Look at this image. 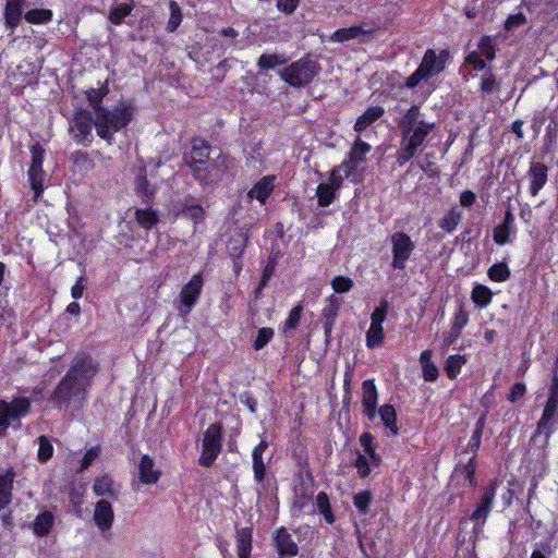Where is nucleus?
<instances>
[{
    "label": "nucleus",
    "instance_id": "6e6d98bb",
    "mask_svg": "<svg viewBox=\"0 0 558 558\" xmlns=\"http://www.w3.org/2000/svg\"><path fill=\"white\" fill-rule=\"evenodd\" d=\"M302 311H303V308L301 305H298L290 311L288 318L283 323V331L284 332H287L289 330H293L298 327L300 319H301Z\"/></svg>",
    "mask_w": 558,
    "mask_h": 558
},
{
    "label": "nucleus",
    "instance_id": "3c124183",
    "mask_svg": "<svg viewBox=\"0 0 558 558\" xmlns=\"http://www.w3.org/2000/svg\"><path fill=\"white\" fill-rule=\"evenodd\" d=\"M373 499V495L368 490L360 492L354 495L353 504L359 509L360 512L366 513L368 511V507Z\"/></svg>",
    "mask_w": 558,
    "mask_h": 558
},
{
    "label": "nucleus",
    "instance_id": "49530a36",
    "mask_svg": "<svg viewBox=\"0 0 558 558\" xmlns=\"http://www.w3.org/2000/svg\"><path fill=\"white\" fill-rule=\"evenodd\" d=\"M336 192L335 189L328 186L326 183H320L316 189L318 205L322 207L329 206L335 199Z\"/></svg>",
    "mask_w": 558,
    "mask_h": 558
},
{
    "label": "nucleus",
    "instance_id": "bb28decb",
    "mask_svg": "<svg viewBox=\"0 0 558 558\" xmlns=\"http://www.w3.org/2000/svg\"><path fill=\"white\" fill-rule=\"evenodd\" d=\"M385 113V109L380 106L368 108L362 116H360L354 124V130L357 133H361L378 119H380Z\"/></svg>",
    "mask_w": 558,
    "mask_h": 558
},
{
    "label": "nucleus",
    "instance_id": "f3484780",
    "mask_svg": "<svg viewBox=\"0 0 558 558\" xmlns=\"http://www.w3.org/2000/svg\"><path fill=\"white\" fill-rule=\"evenodd\" d=\"M529 191L532 196H537L548 180V167L542 162H531L526 172Z\"/></svg>",
    "mask_w": 558,
    "mask_h": 558
},
{
    "label": "nucleus",
    "instance_id": "7ed1b4c3",
    "mask_svg": "<svg viewBox=\"0 0 558 558\" xmlns=\"http://www.w3.org/2000/svg\"><path fill=\"white\" fill-rule=\"evenodd\" d=\"M399 126L402 142L418 149L424 144L428 134L434 130L435 123L425 121L422 118L420 107L413 105L402 117Z\"/></svg>",
    "mask_w": 558,
    "mask_h": 558
},
{
    "label": "nucleus",
    "instance_id": "c756f323",
    "mask_svg": "<svg viewBox=\"0 0 558 558\" xmlns=\"http://www.w3.org/2000/svg\"><path fill=\"white\" fill-rule=\"evenodd\" d=\"M135 190L136 194L142 198L143 203H149L156 193L155 186L147 181L143 170H141L136 177Z\"/></svg>",
    "mask_w": 558,
    "mask_h": 558
},
{
    "label": "nucleus",
    "instance_id": "412c9836",
    "mask_svg": "<svg viewBox=\"0 0 558 558\" xmlns=\"http://www.w3.org/2000/svg\"><path fill=\"white\" fill-rule=\"evenodd\" d=\"M444 53L445 52H441L440 57H437L433 49H427L418 69H421L428 78L438 74L444 69V61L441 59Z\"/></svg>",
    "mask_w": 558,
    "mask_h": 558
},
{
    "label": "nucleus",
    "instance_id": "7c9ffc66",
    "mask_svg": "<svg viewBox=\"0 0 558 558\" xmlns=\"http://www.w3.org/2000/svg\"><path fill=\"white\" fill-rule=\"evenodd\" d=\"M371 149V145L357 136L348 154V157L360 166L366 161V156Z\"/></svg>",
    "mask_w": 558,
    "mask_h": 558
},
{
    "label": "nucleus",
    "instance_id": "774afa93",
    "mask_svg": "<svg viewBox=\"0 0 558 558\" xmlns=\"http://www.w3.org/2000/svg\"><path fill=\"white\" fill-rule=\"evenodd\" d=\"M526 392V387L523 383H515L511 387V391L508 396V400L512 403L518 402Z\"/></svg>",
    "mask_w": 558,
    "mask_h": 558
},
{
    "label": "nucleus",
    "instance_id": "39448f33",
    "mask_svg": "<svg viewBox=\"0 0 558 558\" xmlns=\"http://www.w3.org/2000/svg\"><path fill=\"white\" fill-rule=\"evenodd\" d=\"M31 410V400L15 397L10 402L0 399V437L5 436L9 426L25 417Z\"/></svg>",
    "mask_w": 558,
    "mask_h": 558
},
{
    "label": "nucleus",
    "instance_id": "052dcab7",
    "mask_svg": "<svg viewBox=\"0 0 558 558\" xmlns=\"http://www.w3.org/2000/svg\"><path fill=\"white\" fill-rule=\"evenodd\" d=\"M274 337V330L269 327H263L258 330L257 337L254 341V349L262 350Z\"/></svg>",
    "mask_w": 558,
    "mask_h": 558
},
{
    "label": "nucleus",
    "instance_id": "0e129e2a",
    "mask_svg": "<svg viewBox=\"0 0 558 558\" xmlns=\"http://www.w3.org/2000/svg\"><path fill=\"white\" fill-rule=\"evenodd\" d=\"M355 468L361 477H366L371 473L369 462L365 454H359L355 460Z\"/></svg>",
    "mask_w": 558,
    "mask_h": 558
},
{
    "label": "nucleus",
    "instance_id": "58836bf2",
    "mask_svg": "<svg viewBox=\"0 0 558 558\" xmlns=\"http://www.w3.org/2000/svg\"><path fill=\"white\" fill-rule=\"evenodd\" d=\"M316 507L324 515L327 523L332 524L335 522V515L331 511L329 497L325 492L318 493L316 497Z\"/></svg>",
    "mask_w": 558,
    "mask_h": 558
},
{
    "label": "nucleus",
    "instance_id": "09e8293b",
    "mask_svg": "<svg viewBox=\"0 0 558 558\" xmlns=\"http://www.w3.org/2000/svg\"><path fill=\"white\" fill-rule=\"evenodd\" d=\"M25 20L28 23L40 24L47 23L52 19V12L47 9H33L25 13Z\"/></svg>",
    "mask_w": 558,
    "mask_h": 558
},
{
    "label": "nucleus",
    "instance_id": "6e6552de",
    "mask_svg": "<svg viewBox=\"0 0 558 558\" xmlns=\"http://www.w3.org/2000/svg\"><path fill=\"white\" fill-rule=\"evenodd\" d=\"M234 166L230 155L219 153L216 158H209L203 170H197V180L204 184H211L220 181L223 175Z\"/></svg>",
    "mask_w": 558,
    "mask_h": 558
},
{
    "label": "nucleus",
    "instance_id": "f8f14e48",
    "mask_svg": "<svg viewBox=\"0 0 558 558\" xmlns=\"http://www.w3.org/2000/svg\"><path fill=\"white\" fill-rule=\"evenodd\" d=\"M94 120L92 113L86 110H78L75 112L71 122V132L76 143L84 146L90 145L93 141L92 129Z\"/></svg>",
    "mask_w": 558,
    "mask_h": 558
},
{
    "label": "nucleus",
    "instance_id": "ea45409f",
    "mask_svg": "<svg viewBox=\"0 0 558 558\" xmlns=\"http://www.w3.org/2000/svg\"><path fill=\"white\" fill-rule=\"evenodd\" d=\"M492 291L482 284H477L472 290V301L480 307H486L492 302Z\"/></svg>",
    "mask_w": 558,
    "mask_h": 558
},
{
    "label": "nucleus",
    "instance_id": "4c0bfd02",
    "mask_svg": "<svg viewBox=\"0 0 558 558\" xmlns=\"http://www.w3.org/2000/svg\"><path fill=\"white\" fill-rule=\"evenodd\" d=\"M169 11L170 16L166 25V29L169 33H173L181 25L183 20V14L180 5L175 1L169 2Z\"/></svg>",
    "mask_w": 558,
    "mask_h": 558
},
{
    "label": "nucleus",
    "instance_id": "a18cd8bd",
    "mask_svg": "<svg viewBox=\"0 0 558 558\" xmlns=\"http://www.w3.org/2000/svg\"><path fill=\"white\" fill-rule=\"evenodd\" d=\"M204 209L195 203H185L181 209V215L191 219L194 223H198L204 219Z\"/></svg>",
    "mask_w": 558,
    "mask_h": 558
},
{
    "label": "nucleus",
    "instance_id": "ddd939ff",
    "mask_svg": "<svg viewBox=\"0 0 558 558\" xmlns=\"http://www.w3.org/2000/svg\"><path fill=\"white\" fill-rule=\"evenodd\" d=\"M375 28L371 27L367 23L352 25L350 27L337 29L331 36L330 40L333 43H347L351 39H356L360 43H365L373 37Z\"/></svg>",
    "mask_w": 558,
    "mask_h": 558
},
{
    "label": "nucleus",
    "instance_id": "680f3d73",
    "mask_svg": "<svg viewBox=\"0 0 558 558\" xmlns=\"http://www.w3.org/2000/svg\"><path fill=\"white\" fill-rule=\"evenodd\" d=\"M468 322L469 315L460 305L453 315L451 328L456 331L462 332V329L466 326Z\"/></svg>",
    "mask_w": 558,
    "mask_h": 558
},
{
    "label": "nucleus",
    "instance_id": "0eeeda50",
    "mask_svg": "<svg viewBox=\"0 0 558 558\" xmlns=\"http://www.w3.org/2000/svg\"><path fill=\"white\" fill-rule=\"evenodd\" d=\"M222 432L220 424H210L204 433L199 464L209 468L214 464L222 447Z\"/></svg>",
    "mask_w": 558,
    "mask_h": 558
},
{
    "label": "nucleus",
    "instance_id": "b1692460",
    "mask_svg": "<svg viewBox=\"0 0 558 558\" xmlns=\"http://www.w3.org/2000/svg\"><path fill=\"white\" fill-rule=\"evenodd\" d=\"M134 220L140 228L149 231L159 222V214L151 207L136 208Z\"/></svg>",
    "mask_w": 558,
    "mask_h": 558
},
{
    "label": "nucleus",
    "instance_id": "f704fd0d",
    "mask_svg": "<svg viewBox=\"0 0 558 558\" xmlns=\"http://www.w3.org/2000/svg\"><path fill=\"white\" fill-rule=\"evenodd\" d=\"M288 58L282 53H264L259 57L257 65L259 70H272L278 65L287 63Z\"/></svg>",
    "mask_w": 558,
    "mask_h": 558
},
{
    "label": "nucleus",
    "instance_id": "a211bd4d",
    "mask_svg": "<svg viewBox=\"0 0 558 558\" xmlns=\"http://www.w3.org/2000/svg\"><path fill=\"white\" fill-rule=\"evenodd\" d=\"M209 158V146L204 141H194L190 155V168L196 180L197 170H203Z\"/></svg>",
    "mask_w": 558,
    "mask_h": 558
},
{
    "label": "nucleus",
    "instance_id": "6ab92c4d",
    "mask_svg": "<svg viewBox=\"0 0 558 558\" xmlns=\"http://www.w3.org/2000/svg\"><path fill=\"white\" fill-rule=\"evenodd\" d=\"M275 545L281 558H292L299 553V547L293 541L292 535L284 527L276 532Z\"/></svg>",
    "mask_w": 558,
    "mask_h": 558
},
{
    "label": "nucleus",
    "instance_id": "4d7b16f0",
    "mask_svg": "<svg viewBox=\"0 0 558 558\" xmlns=\"http://www.w3.org/2000/svg\"><path fill=\"white\" fill-rule=\"evenodd\" d=\"M417 153V149L411 147L410 145L403 143L401 141V147L397 155V163L399 167L404 166L408 161H410L415 154Z\"/></svg>",
    "mask_w": 558,
    "mask_h": 558
},
{
    "label": "nucleus",
    "instance_id": "a19ab883",
    "mask_svg": "<svg viewBox=\"0 0 558 558\" xmlns=\"http://www.w3.org/2000/svg\"><path fill=\"white\" fill-rule=\"evenodd\" d=\"M500 84L496 80V75L490 69L486 70L481 77L480 89L483 94L489 95L494 92H498Z\"/></svg>",
    "mask_w": 558,
    "mask_h": 558
},
{
    "label": "nucleus",
    "instance_id": "473e14b6",
    "mask_svg": "<svg viewBox=\"0 0 558 558\" xmlns=\"http://www.w3.org/2000/svg\"><path fill=\"white\" fill-rule=\"evenodd\" d=\"M484 427H485V416H481L475 423L474 432H473V434L468 442V446H466V451L471 452L472 457H474V458L481 447Z\"/></svg>",
    "mask_w": 558,
    "mask_h": 558
},
{
    "label": "nucleus",
    "instance_id": "69168bd1",
    "mask_svg": "<svg viewBox=\"0 0 558 558\" xmlns=\"http://www.w3.org/2000/svg\"><path fill=\"white\" fill-rule=\"evenodd\" d=\"M465 62L471 64L475 71L486 70V63L482 60L481 53L477 51H471L466 56Z\"/></svg>",
    "mask_w": 558,
    "mask_h": 558
},
{
    "label": "nucleus",
    "instance_id": "c03bdc74",
    "mask_svg": "<svg viewBox=\"0 0 558 558\" xmlns=\"http://www.w3.org/2000/svg\"><path fill=\"white\" fill-rule=\"evenodd\" d=\"M53 523V517L50 512H43L37 515L34 522V532L37 535H46Z\"/></svg>",
    "mask_w": 558,
    "mask_h": 558
},
{
    "label": "nucleus",
    "instance_id": "8fccbe9b",
    "mask_svg": "<svg viewBox=\"0 0 558 558\" xmlns=\"http://www.w3.org/2000/svg\"><path fill=\"white\" fill-rule=\"evenodd\" d=\"M389 303L387 300H381L371 315V325L383 326L388 312Z\"/></svg>",
    "mask_w": 558,
    "mask_h": 558
},
{
    "label": "nucleus",
    "instance_id": "f257e3e1",
    "mask_svg": "<svg viewBox=\"0 0 558 558\" xmlns=\"http://www.w3.org/2000/svg\"><path fill=\"white\" fill-rule=\"evenodd\" d=\"M98 368L87 355L76 356L69 371L56 387L51 399L56 403H81Z\"/></svg>",
    "mask_w": 558,
    "mask_h": 558
},
{
    "label": "nucleus",
    "instance_id": "2f4dec72",
    "mask_svg": "<svg viewBox=\"0 0 558 558\" xmlns=\"http://www.w3.org/2000/svg\"><path fill=\"white\" fill-rule=\"evenodd\" d=\"M462 219V213L458 207H452L438 222L446 232H453Z\"/></svg>",
    "mask_w": 558,
    "mask_h": 558
},
{
    "label": "nucleus",
    "instance_id": "bf43d9fd",
    "mask_svg": "<svg viewBox=\"0 0 558 558\" xmlns=\"http://www.w3.org/2000/svg\"><path fill=\"white\" fill-rule=\"evenodd\" d=\"M331 287L336 293H345L352 289L353 281L349 277L337 276L332 279Z\"/></svg>",
    "mask_w": 558,
    "mask_h": 558
},
{
    "label": "nucleus",
    "instance_id": "9d476101",
    "mask_svg": "<svg viewBox=\"0 0 558 558\" xmlns=\"http://www.w3.org/2000/svg\"><path fill=\"white\" fill-rule=\"evenodd\" d=\"M204 286L201 272L192 276L190 281L184 284L179 294L180 305L178 307L181 315H187L196 305Z\"/></svg>",
    "mask_w": 558,
    "mask_h": 558
},
{
    "label": "nucleus",
    "instance_id": "603ef678",
    "mask_svg": "<svg viewBox=\"0 0 558 558\" xmlns=\"http://www.w3.org/2000/svg\"><path fill=\"white\" fill-rule=\"evenodd\" d=\"M107 93H108L107 87L92 88L86 93L87 99L94 109V114H96L97 107H102L100 104Z\"/></svg>",
    "mask_w": 558,
    "mask_h": 558
},
{
    "label": "nucleus",
    "instance_id": "338daca9",
    "mask_svg": "<svg viewBox=\"0 0 558 558\" xmlns=\"http://www.w3.org/2000/svg\"><path fill=\"white\" fill-rule=\"evenodd\" d=\"M510 229L498 226L494 229V241L499 245H505L509 242Z\"/></svg>",
    "mask_w": 558,
    "mask_h": 558
},
{
    "label": "nucleus",
    "instance_id": "c85d7f7f",
    "mask_svg": "<svg viewBox=\"0 0 558 558\" xmlns=\"http://www.w3.org/2000/svg\"><path fill=\"white\" fill-rule=\"evenodd\" d=\"M378 415L384 426L390 430L392 435H397L399 432L397 425V412L391 404H384L378 410Z\"/></svg>",
    "mask_w": 558,
    "mask_h": 558
},
{
    "label": "nucleus",
    "instance_id": "13d9d810",
    "mask_svg": "<svg viewBox=\"0 0 558 558\" xmlns=\"http://www.w3.org/2000/svg\"><path fill=\"white\" fill-rule=\"evenodd\" d=\"M100 454V447L95 446L90 447L80 461V468L77 469V472L85 471L92 463L99 457Z\"/></svg>",
    "mask_w": 558,
    "mask_h": 558
},
{
    "label": "nucleus",
    "instance_id": "dca6fc26",
    "mask_svg": "<svg viewBox=\"0 0 558 558\" xmlns=\"http://www.w3.org/2000/svg\"><path fill=\"white\" fill-rule=\"evenodd\" d=\"M93 520L97 529L102 533L111 530L114 521V512L112 505L107 499H100L96 502Z\"/></svg>",
    "mask_w": 558,
    "mask_h": 558
},
{
    "label": "nucleus",
    "instance_id": "4468645a",
    "mask_svg": "<svg viewBox=\"0 0 558 558\" xmlns=\"http://www.w3.org/2000/svg\"><path fill=\"white\" fill-rule=\"evenodd\" d=\"M496 497L495 486L485 488L483 496L476 509L471 514V520L474 522V532L478 533L485 524L488 514L492 511L493 501Z\"/></svg>",
    "mask_w": 558,
    "mask_h": 558
},
{
    "label": "nucleus",
    "instance_id": "79ce46f5",
    "mask_svg": "<svg viewBox=\"0 0 558 558\" xmlns=\"http://www.w3.org/2000/svg\"><path fill=\"white\" fill-rule=\"evenodd\" d=\"M385 338L383 326L371 325L366 332V347L376 349L381 345Z\"/></svg>",
    "mask_w": 558,
    "mask_h": 558
},
{
    "label": "nucleus",
    "instance_id": "f03ea898",
    "mask_svg": "<svg viewBox=\"0 0 558 558\" xmlns=\"http://www.w3.org/2000/svg\"><path fill=\"white\" fill-rule=\"evenodd\" d=\"M133 117V109L124 102L109 110L105 107H97L94 119L97 135L111 144L116 132L126 126Z\"/></svg>",
    "mask_w": 558,
    "mask_h": 558
},
{
    "label": "nucleus",
    "instance_id": "2eb2a0df",
    "mask_svg": "<svg viewBox=\"0 0 558 558\" xmlns=\"http://www.w3.org/2000/svg\"><path fill=\"white\" fill-rule=\"evenodd\" d=\"M378 391L373 379L362 383L363 414L368 421H374L377 415Z\"/></svg>",
    "mask_w": 558,
    "mask_h": 558
},
{
    "label": "nucleus",
    "instance_id": "4be33fe9",
    "mask_svg": "<svg viewBox=\"0 0 558 558\" xmlns=\"http://www.w3.org/2000/svg\"><path fill=\"white\" fill-rule=\"evenodd\" d=\"M154 460L148 456L144 454L141 458L138 464L140 480L143 484L151 485L156 484L160 477V472L155 470Z\"/></svg>",
    "mask_w": 558,
    "mask_h": 558
},
{
    "label": "nucleus",
    "instance_id": "c9c22d12",
    "mask_svg": "<svg viewBox=\"0 0 558 558\" xmlns=\"http://www.w3.org/2000/svg\"><path fill=\"white\" fill-rule=\"evenodd\" d=\"M465 355L453 354L449 355L446 360L445 371L450 379H454L461 372L462 366L465 364Z\"/></svg>",
    "mask_w": 558,
    "mask_h": 558
},
{
    "label": "nucleus",
    "instance_id": "864d4df0",
    "mask_svg": "<svg viewBox=\"0 0 558 558\" xmlns=\"http://www.w3.org/2000/svg\"><path fill=\"white\" fill-rule=\"evenodd\" d=\"M477 47L481 56H484L488 61L494 60L496 51L492 38L489 36H483L480 39Z\"/></svg>",
    "mask_w": 558,
    "mask_h": 558
},
{
    "label": "nucleus",
    "instance_id": "a878e982",
    "mask_svg": "<svg viewBox=\"0 0 558 558\" xmlns=\"http://www.w3.org/2000/svg\"><path fill=\"white\" fill-rule=\"evenodd\" d=\"M24 4L25 0H7L4 17L7 25L11 29L15 28L20 24L24 11Z\"/></svg>",
    "mask_w": 558,
    "mask_h": 558
},
{
    "label": "nucleus",
    "instance_id": "de8ad7c7",
    "mask_svg": "<svg viewBox=\"0 0 558 558\" xmlns=\"http://www.w3.org/2000/svg\"><path fill=\"white\" fill-rule=\"evenodd\" d=\"M487 275L495 282H504L509 279L510 270L507 264L497 263L489 267Z\"/></svg>",
    "mask_w": 558,
    "mask_h": 558
},
{
    "label": "nucleus",
    "instance_id": "72a5a7b5",
    "mask_svg": "<svg viewBox=\"0 0 558 558\" xmlns=\"http://www.w3.org/2000/svg\"><path fill=\"white\" fill-rule=\"evenodd\" d=\"M93 490L98 497H113V481L109 475H102L95 480Z\"/></svg>",
    "mask_w": 558,
    "mask_h": 558
},
{
    "label": "nucleus",
    "instance_id": "cd10ccee",
    "mask_svg": "<svg viewBox=\"0 0 558 558\" xmlns=\"http://www.w3.org/2000/svg\"><path fill=\"white\" fill-rule=\"evenodd\" d=\"M433 352L424 350L420 355V365L425 381L433 383L438 378L439 371L435 363L432 361Z\"/></svg>",
    "mask_w": 558,
    "mask_h": 558
},
{
    "label": "nucleus",
    "instance_id": "9b49d317",
    "mask_svg": "<svg viewBox=\"0 0 558 558\" xmlns=\"http://www.w3.org/2000/svg\"><path fill=\"white\" fill-rule=\"evenodd\" d=\"M393 269H403L405 263L411 256L415 245L411 238L403 232H395L391 235Z\"/></svg>",
    "mask_w": 558,
    "mask_h": 558
},
{
    "label": "nucleus",
    "instance_id": "393cba45",
    "mask_svg": "<svg viewBox=\"0 0 558 558\" xmlns=\"http://www.w3.org/2000/svg\"><path fill=\"white\" fill-rule=\"evenodd\" d=\"M236 553L239 558H251L253 533L251 527L236 530Z\"/></svg>",
    "mask_w": 558,
    "mask_h": 558
},
{
    "label": "nucleus",
    "instance_id": "1a4fd4ad",
    "mask_svg": "<svg viewBox=\"0 0 558 558\" xmlns=\"http://www.w3.org/2000/svg\"><path fill=\"white\" fill-rule=\"evenodd\" d=\"M32 161L27 171L34 198L37 201L45 190L46 173L43 170L45 149L39 144L31 147Z\"/></svg>",
    "mask_w": 558,
    "mask_h": 558
},
{
    "label": "nucleus",
    "instance_id": "aec40b11",
    "mask_svg": "<svg viewBox=\"0 0 558 558\" xmlns=\"http://www.w3.org/2000/svg\"><path fill=\"white\" fill-rule=\"evenodd\" d=\"M275 175L263 177L248 191L247 196L257 199L260 204H265L275 189Z\"/></svg>",
    "mask_w": 558,
    "mask_h": 558
},
{
    "label": "nucleus",
    "instance_id": "5fc2aeb1",
    "mask_svg": "<svg viewBox=\"0 0 558 558\" xmlns=\"http://www.w3.org/2000/svg\"><path fill=\"white\" fill-rule=\"evenodd\" d=\"M38 460L47 462L52 457L53 447L46 436H40L38 438Z\"/></svg>",
    "mask_w": 558,
    "mask_h": 558
},
{
    "label": "nucleus",
    "instance_id": "423d86ee",
    "mask_svg": "<svg viewBox=\"0 0 558 558\" xmlns=\"http://www.w3.org/2000/svg\"><path fill=\"white\" fill-rule=\"evenodd\" d=\"M556 417H558V377L555 375L549 386L547 401L537 422L534 437L544 434L545 441L547 442L553 432L550 422Z\"/></svg>",
    "mask_w": 558,
    "mask_h": 558
},
{
    "label": "nucleus",
    "instance_id": "e2e57ef3",
    "mask_svg": "<svg viewBox=\"0 0 558 558\" xmlns=\"http://www.w3.org/2000/svg\"><path fill=\"white\" fill-rule=\"evenodd\" d=\"M327 302L328 304L325 306L323 315L325 319L336 320L338 311L340 308L339 300L336 296L331 295L328 298Z\"/></svg>",
    "mask_w": 558,
    "mask_h": 558
},
{
    "label": "nucleus",
    "instance_id": "20e7f679",
    "mask_svg": "<svg viewBox=\"0 0 558 558\" xmlns=\"http://www.w3.org/2000/svg\"><path fill=\"white\" fill-rule=\"evenodd\" d=\"M318 73V64L310 58L300 60L286 66L281 72V78L293 87H302L310 84Z\"/></svg>",
    "mask_w": 558,
    "mask_h": 558
},
{
    "label": "nucleus",
    "instance_id": "5701e85b",
    "mask_svg": "<svg viewBox=\"0 0 558 558\" xmlns=\"http://www.w3.org/2000/svg\"><path fill=\"white\" fill-rule=\"evenodd\" d=\"M267 448H268V441L263 439L253 449V452H252L254 478L257 483L263 482L265 478L266 468H265V463L263 460V454Z\"/></svg>",
    "mask_w": 558,
    "mask_h": 558
},
{
    "label": "nucleus",
    "instance_id": "37998d69",
    "mask_svg": "<svg viewBox=\"0 0 558 558\" xmlns=\"http://www.w3.org/2000/svg\"><path fill=\"white\" fill-rule=\"evenodd\" d=\"M134 9L133 2L114 7L109 12V21L114 25H120L124 17L131 14Z\"/></svg>",
    "mask_w": 558,
    "mask_h": 558
},
{
    "label": "nucleus",
    "instance_id": "e433bc0d",
    "mask_svg": "<svg viewBox=\"0 0 558 558\" xmlns=\"http://www.w3.org/2000/svg\"><path fill=\"white\" fill-rule=\"evenodd\" d=\"M13 477L7 473L0 475V510L7 507L11 501V489H12Z\"/></svg>",
    "mask_w": 558,
    "mask_h": 558
}]
</instances>
